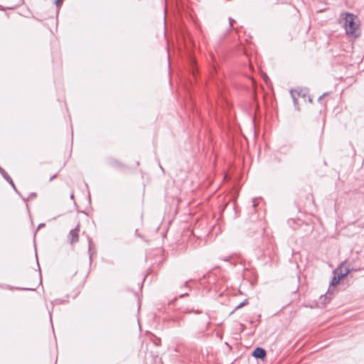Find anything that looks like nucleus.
<instances>
[{"mask_svg":"<svg viewBox=\"0 0 364 364\" xmlns=\"http://www.w3.org/2000/svg\"><path fill=\"white\" fill-rule=\"evenodd\" d=\"M357 18V16L349 12H343L340 16L339 21L340 23L342 21L346 33L353 38H357L360 35L358 33L359 24L355 22Z\"/></svg>","mask_w":364,"mask_h":364,"instance_id":"nucleus-1","label":"nucleus"},{"mask_svg":"<svg viewBox=\"0 0 364 364\" xmlns=\"http://www.w3.org/2000/svg\"><path fill=\"white\" fill-rule=\"evenodd\" d=\"M79 232H80V224H77V227L73 230H71L68 235V238L70 244L76 243L79 239Z\"/></svg>","mask_w":364,"mask_h":364,"instance_id":"nucleus-2","label":"nucleus"},{"mask_svg":"<svg viewBox=\"0 0 364 364\" xmlns=\"http://www.w3.org/2000/svg\"><path fill=\"white\" fill-rule=\"evenodd\" d=\"M348 273H349V269H345V272H344L343 274H340V275L333 274V277L331 279L330 284L332 286L337 285L339 283L340 280L342 278H343L344 277H346Z\"/></svg>","mask_w":364,"mask_h":364,"instance_id":"nucleus-3","label":"nucleus"},{"mask_svg":"<svg viewBox=\"0 0 364 364\" xmlns=\"http://www.w3.org/2000/svg\"><path fill=\"white\" fill-rule=\"evenodd\" d=\"M0 173L2 175V176L4 177V178L12 186V188L15 190V191L16 193H18V194H20L18 193V191H17L16 188V186L13 181V180L11 179V178L9 176V174L5 171V170L4 168H2L1 167H0Z\"/></svg>","mask_w":364,"mask_h":364,"instance_id":"nucleus-4","label":"nucleus"},{"mask_svg":"<svg viewBox=\"0 0 364 364\" xmlns=\"http://www.w3.org/2000/svg\"><path fill=\"white\" fill-rule=\"evenodd\" d=\"M252 355L256 358H264L266 355V351L264 348L257 347L252 353Z\"/></svg>","mask_w":364,"mask_h":364,"instance_id":"nucleus-5","label":"nucleus"},{"mask_svg":"<svg viewBox=\"0 0 364 364\" xmlns=\"http://www.w3.org/2000/svg\"><path fill=\"white\" fill-rule=\"evenodd\" d=\"M290 94H291V97L293 99L294 105L296 106L297 104H298L296 96L299 95V94H300L299 92L297 90H291L290 91Z\"/></svg>","mask_w":364,"mask_h":364,"instance_id":"nucleus-6","label":"nucleus"},{"mask_svg":"<svg viewBox=\"0 0 364 364\" xmlns=\"http://www.w3.org/2000/svg\"><path fill=\"white\" fill-rule=\"evenodd\" d=\"M247 304H248V300L245 299L242 302L240 303L237 306H235V310L239 309L245 306Z\"/></svg>","mask_w":364,"mask_h":364,"instance_id":"nucleus-7","label":"nucleus"},{"mask_svg":"<svg viewBox=\"0 0 364 364\" xmlns=\"http://www.w3.org/2000/svg\"><path fill=\"white\" fill-rule=\"evenodd\" d=\"M345 272V269H343V268H337L333 271V274L340 275L343 274Z\"/></svg>","mask_w":364,"mask_h":364,"instance_id":"nucleus-8","label":"nucleus"},{"mask_svg":"<svg viewBox=\"0 0 364 364\" xmlns=\"http://www.w3.org/2000/svg\"><path fill=\"white\" fill-rule=\"evenodd\" d=\"M192 312H194L195 314H199L202 313V311H200V310H196V311H193V310H186V313H192Z\"/></svg>","mask_w":364,"mask_h":364,"instance_id":"nucleus-9","label":"nucleus"},{"mask_svg":"<svg viewBox=\"0 0 364 364\" xmlns=\"http://www.w3.org/2000/svg\"><path fill=\"white\" fill-rule=\"evenodd\" d=\"M257 205V199L253 198L252 199V208H254L255 211H256L255 208H256Z\"/></svg>","mask_w":364,"mask_h":364,"instance_id":"nucleus-10","label":"nucleus"},{"mask_svg":"<svg viewBox=\"0 0 364 364\" xmlns=\"http://www.w3.org/2000/svg\"><path fill=\"white\" fill-rule=\"evenodd\" d=\"M18 289H21V290H31V291H33V290H35V289H33V288H18Z\"/></svg>","mask_w":364,"mask_h":364,"instance_id":"nucleus-11","label":"nucleus"},{"mask_svg":"<svg viewBox=\"0 0 364 364\" xmlns=\"http://www.w3.org/2000/svg\"><path fill=\"white\" fill-rule=\"evenodd\" d=\"M234 21H234L232 18H229V22H230V27H232V24H233V22H234Z\"/></svg>","mask_w":364,"mask_h":364,"instance_id":"nucleus-12","label":"nucleus"},{"mask_svg":"<svg viewBox=\"0 0 364 364\" xmlns=\"http://www.w3.org/2000/svg\"><path fill=\"white\" fill-rule=\"evenodd\" d=\"M56 176H57V175H56V174H55V175L52 176L50 177V180H49V181H52L55 178H56Z\"/></svg>","mask_w":364,"mask_h":364,"instance_id":"nucleus-13","label":"nucleus"},{"mask_svg":"<svg viewBox=\"0 0 364 364\" xmlns=\"http://www.w3.org/2000/svg\"><path fill=\"white\" fill-rule=\"evenodd\" d=\"M36 193H31L30 194V198H32V197H36Z\"/></svg>","mask_w":364,"mask_h":364,"instance_id":"nucleus-14","label":"nucleus"},{"mask_svg":"<svg viewBox=\"0 0 364 364\" xmlns=\"http://www.w3.org/2000/svg\"><path fill=\"white\" fill-rule=\"evenodd\" d=\"M230 258H231V257H226L223 258V259L224 261H228Z\"/></svg>","mask_w":364,"mask_h":364,"instance_id":"nucleus-15","label":"nucleus"},{"mask_svg":"<svg viewBox=\"0 0 364 364\" xmlns=\"http://www.w3.org/2000/svg\"><path fill=\"white\" fill-rule=\"evenodd\" d=\"M187 295H188V293H184V294H180V296H180L181 298H182V297H183V296H187Z\"/></svg>","mask_w":364,"mask_h":364,"instance_id":"nucleus-16","label":"nucleus"},{"mask_svg":"<svg viewBox=\"0 0 364 364\" xmlns=\"http://www.w3.org/2000/svg\"><path fill=\"white\" fill-rule=\"evenodd\" d=\"M203 335H204L203 333H198V336L197 337H202V336H203Z\"/></svg>","mask_w":364,"mask_h":364,"instance_id":"nucleus-17","label":"nucleus"},{"mask_svg":"<svg viewBox=\"0 0 364 364\" xmlns=\"http://www.w3.org/2000/svg\"><path fill=\"white\" fill-rule=\"evenodd\" d=\"M44 226V224L41 223L38 225V228H41V227H43Z\"/></svg>","mask_w":364,"mask_h":364,"instance_id":"nucleus-18","label":"nucleus"},{"mask_svg":"<svg viewBox=\"0 0 364 364\" xmlns=\"http://www.w3.org/2000/svg\"><path fill=\"white\" fill-rule=\"evenodd\" d=\"M188 282H186L184 284L185 287H188Z\"/></svg>","mask_w":364,"mask_h":364,"instance_id":"nucleus-19","label":"nucleus"},{"mask_svg":"<svg viewBox=\"0 0 364 364\" xmlns=\"http://www.w3.org/2000/svg\"><path fill=\"white\" fill-rule=\"evenodd\" d=\"M73 198H74V195H73V193H72V194L70 195V198H71V199H73Z\"/></svg>","mask_w":364,"mask_h":364,"instance_id":"nucleus-20","label":"nucleus"},{"mask_svg":"<svg viewBox=\"0 0 364 364\" xmlns=\"http://www.w3.org/2000/svg\"><path fill=\"white\" fill-rule=\"evenodd\" d=\"M61 1V0H56V4H59Z\"/></svg>","mask_w":364,"mask_h":364,"instance_id":"nucleus-21","label":"nucleus"},{"mask_svg":"<svg viewBox=\"0 0 364 364\" xmlns=\"http://www.w3.org/2000/svg\"><path fill=\"white\" fill-rule=\"evenodd\" d=\"M209 325H210V322L208 321L207 323V327H206L207 329H208Z\"/></svg>","mask_w":364,"mask_h":364,"instance_id":"nucleus-22","label":"nucleus"}]
</instances>
